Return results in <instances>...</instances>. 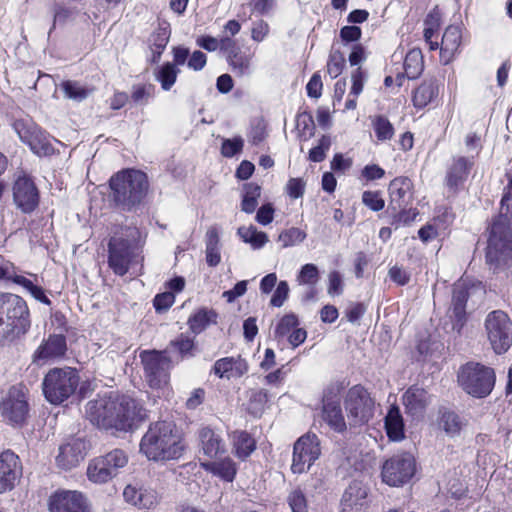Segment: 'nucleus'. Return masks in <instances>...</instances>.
<instances>
[{
    "label": "nucleus",
    "mask_w": 512,
    "mask_h": 512,
    "mask_svg": "<svg viewBox=\"0 0 512 512\" xmlns=\"http://www.w3.org/2000/svg\"><path fill=\"white\" fill-rule=\"evenodd\" d=\"M85 414L100 429L126 432L141 418V407L129 396L110 393L90 400Z\"/></svg>",
    "instance_id": "obj_1"
},
{
    "label": "nucleus",
    "mask_w": 512,
    "mask_h": 512,
    "mask_svg": "<svg viewBox=\"0 0 512 512\" xmlns=\"http://www.w3.org/2000/svg\"><path fill=\"white\" fill-rule=\"evenodd\" d=\"M500 212L489 228L486 260L498 266L512 260V176L501 199Z\"/></svg>",
    "instance_id": "obj_2"
},
{
    "label": "nucleus",
    "mask_w": 512,
    "mask_h": 512,
    "mask_svg": "<svg viewBox=\"0 0 512 512\" xmlns=\"http://www.w3.org/2000/svg\"><path fill=\"white\" fill-rule=\"evenodd\" d=\"M185 450L181 435L169 421L150 424L140 442V452L152 461L179 459Z\"/></svg>",
    "instance_id": "obj_3"
},
{
    "label": "nucleus",
    "mask_w": 512,
    "mask_h": 512,
    "mask_svg": "<svg viewBox=\"0 0 512 512\" xmlns=\"http://www.w3.org/2000/svg\"><path fill=\"white\" fill-rule=\"evenodd\" d=\"M111 198L115 206L123 211H132L147 195V175L136 169H124L114 174L109 181Z\"/></svg>",
    "instance_id": "obj_4"
},
{
    "label": "nucleus",
    "mask_w": 512,
    "mask_h": 512,
    "mask_svg": "<svg viewBox=\"0 0 512 512\" xmlns=\"http://www.w3.org/2000/svg\"><path fill=\"white\" fill-rule=\"evenodd\" d=\"M143 244L142 235L136 226L117 228L108 242V266L118 276H124L136 261Z\"/></svg>",
    "instance_id": "obj_5"
},
{
    "label": "nucleus",
    "mask_w": 512,
    "mask_h": 512,
    "mask_svg": "<svg viewBox=\"0 0 512 512\" xmlns=\"http://www.w3.org/2000/svg\"><path fill=\"white\" fill-rule=\"evenodd\" d=\"M30 326L26 302L18 295L0 292V344L25 335Z\"/></svg>",
    "instance_id": "obj_6"
},
{
    "label": "nucleus",
    "mask_w": 512,
    "mask_h": 512,
    "mask_svg": "<svg viewBox=\"0 0 512 512\" xmlns=\"http://www.w3.org/2000/svg\"><path fill=\"white\" fill-rule=\"evenodd\" d=\"M457 378L462 389L476 398L488 396L496 379L492 368L475 362H468L461 366Z\"/></svg>",
    "instance_id": "obj_7"
},
{
    "label": "nucleus",
    "mask_w": 512,
    "mask_h": 512,
    "mask_svg": "<svg viewBox=\"0 0 512 512\" xmlns=\"http://www.w3.org/2000/svg\"><path fill=\"white\" fill-rule=\"evenodd\" d=\"M79 380L78 372L73 368L51 369L42 383L45 398L52 404H61L75 393Z\"/></svg>",
    "instance_id": "obj_8"
},
{
    "label": "nucleus",
    "mask_w": 512,
    "mask_h": 512,
    "mask_svg": "<svg viewBox=\"0 0 512 512\" xmlns=\"http://www.w3.org/2000/svg\"><path fill=\"white\" fill-rule=\"evenodd\" d=\"M344 405L350 426L367 424L374 415L375 401L362 385H354L347 391Z\"/></svg>",
    "instance_id": "obj_9"
},
{
    "label": "nucleus",
    "mask_w": 512,
    "mask_h": 512,
    "mask_svg": "<svg viewBox=\"0 0 512 512\" xmlns=\"http://www.w3.org/2000/svg\"><path fill=\"white\" fill-rule=\"evenodd\" d=\"M487 339L496 354H503L512 345V320L502 310L487 314L484 322Z\"/></svg>",
    "instance_id": "obj_10"
},
{
    "label": "nucleus",
    "mask_w": 512,
    "mask_h": 512,
    "mask_svg": "<svg viewBox=\"0 0 512 512\" xmlns=\"http://www.w3.org/2000/svg\"><path fill=\"white\" fill-rule=\"evenodd\" d=\"M144 376L153 389L165 387L170 379L171 359L165 351L144 350L140 353Z\"/></svg>",
    "instance_id": "obj_11"
},
{
    "label": "nucleus",
    "mask_w": 512,
    "mask_h": 512,
    "mask_svg": "<svg viewBox=\"0 0 512 512\" xmlns=\"http://www.w3.org/2000/svg\"><path fill=\"white\" fill-rule=\"evenodd\" d=\"M342 391L341 383H332L324 390L322 398V420L337 433H343L347 429L341 408Z\"/></svg>",
    "instance_id": "obj_12"
},
{
    "label": "nucleus",
    "mask_w": 512,
    "mask_h": 512,
    "mask_svg": "<svg viewBox=\"0 0 512 512\" xmlns=\"http://www.w3.org/2000/svg\"><path fill=\"white\" fill-rule=\"evenodd\" d=\"M321 455L320 440L316 434L302 435L293 446L291 471L293 474L307 472Z\"/></svg>",
    "instance_id": "obj_13"
},
{
    "label": "nucleus",
    "mask_w": 512,
    "mask_h": 512,
    "mask_svg": "<svg viewBox=\"0 0 512 512\" xmlns=\"http://www.w3.org/2000/svg\"><path fill=\"white\" fill-rule=\"evenodd\" d=\"M416 469L415 459L408 452L393 455L382 466V480L389 486H401L407 483L414 475Z\"/></svg>",
    "instance_id": "obj_14"
},
{
    "label": "nucleus",
    "mask_w": 512,
    "mask_h": 512,
    "mask_svg": "<svg viewBox=\"0 0 512 512\" xmlns=\"http://www.w3.org/2000/svg\"><path fill=\"white\" fill-rule=\"evenodd\" d=\"M28 412L29 405L23 387H10L0 403V413L4 421L13 426H21L26 421Z\"/></svg>",
    "instance_id": "obj_15"
},
{
    "label": "nucleus",
    "mask_w": 512,
    "mask_h": 512,
    "mask_svg": "<svg viewBox=\"0 0 512 512\" xmlns=\"http://www.w3.org/2000/svg\"><path fill=\"white\" fill-rule=\"evenodd\" d=\"M13 129L34 154L48 156L54 152L48 136L33 121L29 119L15 120Z\"/></svg>",
    "instance_id": "obj_16"
},
{
    "label": "nucleus",
    "mask_w": 512,
    "mask_h": 512,
    "mask_svg": "<svg viewBox=\"0 0 512 512\" xmlns=\"http://www.w3.org/2000/svg\"><path fill=\"white\" fill-rule=\"evenodd\" d=\"M13 202L25 214L32 213L39 205L40 194L34 180L25 173L16 176L12 186Z\"/></svg>",
    "instance_id": "obj_17"
},
{
    "label": "nucleus",
    "mask_w": 512,
    "mask_h": 512,
    "mask_svg": "<svg viewBox=\"0 0 512 512\" xmlns=\"http://www.w3.org/2000/svg\"><path fill=\"white\" fill-rule=\"evenodd\" d=\"M469 299V289L464 283L453 285L451 303L447 316L451 321V330L455 336H460L467 322L466 305Z\"/></svg>",
    "instance_id": "obj_18"
},
{
    "label": "nucleus",
    "mask_w": 512,
    "mask_h": 512,
    "mask_svg": "<svg viewBox=\"0 0 512 512\" xmlns=\"http://www.w3.org/2000/svg\"><path fill=\"white\" fill-rule=\"evenodd\" d=\"M50 512H89L85 497L78 491L61 490L49 498Z\"/></svg>",
    "instance_id": "obj_19"
},
{
    "label": "nucleus",
    "mask_w": 512,
    "mask_h": 512,
    "mask_svg": "<svg viewBox=\"0 0 512 512\" xmlns=\"http://www.w3.org/2000/svg\"><path fill=\"white\" fill-rule=\"evenodd\" d=\"M87 444L82 438H70L59 447L56 456L57 466L63 470H71L77 467L85 458Z\"/></svg>",
    "instance_id": "obj_20"
},
{
    "label": "nucleus",
    "mask_w": 512,
    "mask_h": 512,
    "mask_svg": "<svg viewBox=\"0 0 512 512\" xmlns=\"http://www.w3.org/2000/svg\"><path fill=\"white\" fill-rule=\"evenodd\" d=\"M474 166L473 157L456 156L447 167L445 184L450 191L456 193L467 181Z\"/></svg>",
    "instance_id": "obj_21"
},
{
    "label": "nucleus",
    "mask_w": 512,
    "mask_h": 512,
    "mask_svg": "<svg viewBox=\"0 0 512 512\" xmlns=\"http://www.w3.org/2000/svg\"><path fill=\"white\" fill-rule=\"evenodd\" d=\"M67 351L66 337L62 334H51L42 341L33 354V362L44 364L48 361L61 359Z\"/></svg>",
    "instance_id": "obj_22"
},
{
    "label": "nucleus",
    "mask_w": 512,
    "mask_h": 512,
    "mask_svg": "<svg viewBox=\"0 0 512 512\" xmlns=\"http://www.w3.org/2000/svg\"><path fill=\"white\" fill-rule=\"evenodd\" d=\"M412 181L408 177L394 178L388 187V211H397L406 208L412 201Z\"/></svg>",
    "instance_id": "obj_23"
},
{
    "label": "nucleus",
    "mask_w": 512,
    "mask_h": 512,
    "mask_svg": "<svg viewBox=\"0 0 512 512\" xmlns=\"http://www.w3.org/2000/svg\"><path fill=\"white\" fill-rule=\"evenodd\" d=\"M201 450L209 458H217L227 452V445L222 432L209 426L198 431Z\"/></svg>",
    "instance_id": "obj_24"
},
{
    "label": "nucleus",
    "mask_w": 512,
    "mask_h": 512,
    "mask_svg": "<svg viewBox=\"0 0 512 512\" xmlns=\"http://www.w3.org/2000/svg\"><path fill=\"white\" fill-rule=\"evenodd\" d=\"M21 474L18 456L10 450L0 454V493L11 490Z\"/></svg>",
    "instance_id": "obj_25"
},
{
    "label": "nucleus",
    "mask_w": 512,
    "mask_h": 512,
    "mask_svg": "<svg viewBox=\"0 0 512 512\" xmlns=\"http://www.w3.org/2000/svg\"><path fill=\"white\" fill-rule=\"evenodd\" d=\"M367 488L360 481H352L341 498V512H363L366 508Z\"/></svg>",
    "instance_id": "obj_26"
},
{
    "label": "nucleus",
    "mask_w": 512,
    "mask_h": 512,
    "mask_svg": "<svg viewBox=\"0 0 512 512\" xmlns=\"http://www.w3.org/2000/svg\"><path fill=\"white\" fill-rule=\"evenodd\" d=\"M461 29L459 26L450 25L445 29L440 47V61L447 65L454 58L461 44Z\"/></svg>",
    "instance_id": "obj_27"
},
{
    "label": "nucleus",
    "mask_w": 512,
    "mask_h": 512,
    "mask_svg": "<svg viewBox=\"0 0 512 512\" xmlns=\"http://www.w3.org/2000/svg\"><path fill=\"white\" fill-rule=\"evenodd\" d=\"M430 401L428 392L418 386H411L403 395V403L412 415L424 411Z\"/></svg>",
    "instance_id": "obj_28"
},
{
    "label": "nucleus",
    "mask_w": 512,
    "mask_h": 512,
    "mask_svg": "<svg viewBox=\"0 0 512 512\" xmlns=\"http://www.w3.org/2000/svg\"><path fill=\"white\" fill-rule=\"evenodd\" d=\"M235 455L245 460L256 449L254 438L246 431L235 430L229 434Z\"/></svg>",
    "instance_id": "obj_29"
},
{
    "label": "nucleus",
    "mask_w": 512,
    "mask_h": 512,
    "mask_svg": "<svg viewBox=\"0 0 512 512\" xmlns=\"http://www.w3.org/2000/svg\"><path fill=\"white\" fill-rule=\"evenodd\" d=\"M246 410L254 417H260L268 407L271 395L263 388H252L247 392Z\"/></svg>",
    "instance_id": "obj_30"
},
{
    "label": "nucleus",
    "mask_w": 512,
    "mask_h": 512,
    "mask_svg": "<svg viewBox=\"0 0 512 512\" xmlns=\"http://www.w3.org/2000/svg\"><path fill=\"white\" fill-rule=\"evenodd\" d=\"M385 430L392 441H401L405 437L404 422L397 406H391L385 416Z\"/></svg>",
    "instance_id": "obj_31"
},
{
    "label": "nucleus",
    "mask_w": 512,
    "mask_h": 512,
    "mask_svg": "<svg viewBox=\"0 0 512 512\" xmlns=\"http://www.w3.org/2000/svg\"><path fill=\"white\" fill-rule=\"evenodd\" d=\"M439 86L435 79H425L414 91L413 104L417 108H423L438 96Z\"/></svg>",
    "instance_id": "obj_32"
},
{
    "label": "nucleus",
    "mask_w": 512,
    "mask_h": 512,
    "mask_svg": "<svg viewBox=\"0 0 512 512\" xmlns=\"http://www.w3.org/2000/svg\"><path fill=\"white\" fill-rule=\"evenodd\" d=\"M206 262L210 267H215L221 262L219 230L211 226L205 236Z\"/></svg>",
    "instance_id": "obj_33"
},
{
    "label": "nucleus",
    "mask_w": 512,
    "mask_h": 512,
    "mask_svg": "<svg viewBox=\"0 0 512 512\" xmlns=\"http://www.w3.org/2000/svg\"><path fill=\"white\" fill-rule=\"evenodd\" d=\"M202 466L206 471L211 472L227 482H232L237 473L235 462L228 457L220 461L202 463Z\"/></svg>",
    "instance_id": "obj_34"
},
{
    "label": "nucleus",
    "mask_w": 512,
    "mask_h": 512,
    "mask_svg": "<svg viewBox=\"0 0 512 512\" xmlns=\"http://www.w3.org/2000/svg\"><path fill=\"white\" fill-rule=\"evenodd\" d=\"M424 69L423 55L420 49H411L404 60V72L408 79L418 78Z\"/></svg>",
    "instance_id": "obj_35"
},
{
    "label": "nucleus",
    "mask_w": 512,
    "mask_h": 512,
    "mask_svg": "<svg viewBox=\"0 0 512 512\" xmlns=\"http://www.w3.org/2000/svg\"><path fill=\"white\" fill-rule=\"evenodd\" d=\"M216 317L217 314L213 310L200 309L189 317V328L194 334H199L211 323H216Z\"/></svg>",
    "instance_id": "obj_36"
},
{
    "label": "nucleus",
    "mask_w": 512,
    "mask_h": 512,
    "mask_svg": "<svg viewBox=\"0 0 512 512\" xmlns=\"http://www.w3.org/2000/svg\"><path fill=\"white\" fill-rule=\"evenodd\" d=\"M87 476L94 483H105L115 477L101 457L89 463Z\"/></svg>",
    "instance_id": "obj_37"
},
{
    "label": "nucleus",
    "mask_w": 512,
    "mask_h": 512,
    "mask_svg": "<svg viewBox=\"0 0 512 512\" xmlns=\"http://www.w3.org/2000/svg\"><path fill=\"white\" fill-rule=\"evenodd\" d=\"M237 234L243 242L250 244L253 249H260L268 242L267 234L258 231L253 225L239 227Z\"/></svg>",
    "instance_id": "obj_38"
},
{
    "label": "nucleus",
    "mask_w": 512,
    "mask_h": 512,
    "mask_svg": "<svg viewBox=\"0 0 512 512\" xmlns=\"http://www.w3.org/2000/svg\"><path fill=\"white\" fill-rule=\"evenodd\" d=\"M123 496L127 502L144 509H149L155 503L154 495L144 494L130 485L124 489Z\"/></svg>",
    "instance_id": "obj_39"
},
{
    "label": "nucleus",
    "mask_w": 512,
    "mask_h": 512,
    "mask_svg": "<svg viewBox=\"0 0 512 512\" xmlns=\"http://www.w3.org/2000/svg\"><path fill=\"white\" fill-rule=\"evenodd\" d=\"M179 72L180 70L175 64L167 62L158 69L155 73V78L160 82L163 90L169 91L175 84Z\"/></svg>",
    "instance_id": "obj_40"
},
{
    "label": "nucleus",
    "mask_w": 512,
    "mask_h": 512,
    "mask_svg": "<svg viewBox=\"0 0 512 512\" xmlns=\"http://www.w3.org/2000/svg\"><path fill=\"white\" fill-rule=\"evenodd\" d=\"M299 325V320L297 315L294 313H289L284 315L276 324L274 329V337L278 341H281L285 337H287L295 328Z\"/></svg>",
    "instance_id": "obj_41"
},
{
    "label": "nucleus",
    "mask_w": 512,
    "mask_h": 512,
    "mask_svg": "<svg viewBox=\"0 0 512 512\" xmlns=\"http://www.w3.org/2000/svg\"><path fill=\"white\" fill-rule=\"evenodd\" d=\"M372 127L378 141L385 142L391 140L394 136V127L385 116H375L372 119Z\"/></svg>",
    "instance_id": "obj_42"
},
{
    "label": "nucleus",
    "mask_w": 512,
    "mask_h": 512,
    "mask_svg": "<svg viewBox=\"0 0 512 512\" xmlns=\"http://www.w3.org/2000/svg\"><path fill=\"white\" fill-rule=\"evenodd\" d=\"M439 425L447 435L454 437L459 434L463 422L455 412L446 411L442 414Z\"/></svg>",
    "instance_id": "obj_43"
},
{
    "label": "nucleus",
    "mask_w": 512,
    "mask_h": 512,
    "mask_svg": "<svg viewBox=\"0 0 512 512\" xmlns=\"http://www.w3.org/2000/svg\"><path fill=\"white\" fill-rule=\"evenodd\" d=\"M101 458L107 464L114 476L118 474L119 469L125 467L128 463V456L121 449H114L104 456H101Z\"/></svg>",
    "instance_id": "obj_44"
},
{
    "label": "nucleus",
    "mask_w": 512,
    "mask_h": 512,
    "mask_svg": "<svg viewBox=\"0 0 512 512\" xmlns=\"http://www.w3.org/2000/svg\"><path fill=\"white\" fill-rule=\"evenodd\" d=\"M228 63L237 75L243 76L250 73L251 57L239 50L227 57Z\"/></svg>",
    "instance_id": "obj_45"
},
{
    "label": "nucleus",
    "mask_w": 512,
    "mask_h": 512,
    "mask_svg": "<svg viewBox=\"0 0 512 512\" xmlns=\"http://www.w3.org/2000/svg\"><path fill=\"white\" fill-rule=\"evenodd\" d=\"M170 346L173 347L179 353L182 359L194 356V338L186 334H180L176 339L170 342Z\"/></svg>",
    "instance_id": "obj_46"
},
{
    "label": "nucleus",
    "mask_w": 512,
    "mask_h": 512,
    "mask_svg": "<svg viewBox=\"0 0 512 512\" xmlns=\"http://www.w3.org/2000/svg\"><path fill=\"white\" fill-rule=\"evenodd\" d=\"M61 86L65 97L75 101H82L89 95V90L77 81L67 80Z\"/></svg>",
    "instance_id": "obj_47"
},
{
    "label": "nucleus",
    "mask_w": 512,
    "mask_h": 512,
    "mask_svg": "<svg viewBox=\"0 0 512 512\" xmlns=\"http://www.w3.org/2000/svg\"><path fill=\"white\" fill-rule=\"evenodd\" d=\"M306 236V233L301 229L292 227L281 232L278 236V241L283 248H287L302 243Z\"/></svg>",
    "instance_id": "obj_48"
},
{
    "label": "nucleus",
    "mask_w": 512,
    "mask_h": 512,
    "mask_svg": "<svg viewBox=\"0 0 512 512\" xmlns=\"http://www.w3.org/2000/svg\"><path fill=\"white\" fill-rule=\"evenodd\" d=\"M392 215L390 224L398 229L401 226L410 225L417 216V211L414 209L402 208L397 211H389Z\"/></svg>",
    "instance_id": "obj_49"
},
{
    "label": "nucleus",
    "mask_w": 512,
    "mask_h": 512,
    "mask_svg": "<svg viewBox=\"0 0 512 512\" xmlns=\"http://www.w3.org/2000/svg\"><path fill=\"white\" fill-rule=\"evenodd\" d=\"M346 64L345 57L340 51H333L327 62V73L332 79L337 78L343 71Z\"/></svg>",
    "instance_id": "obj_50"
},
{
    "label": "nucleus",
    "mask_w": 512,
    "mask_h": 512,
    "mask_svg": "<svg viewBox=\"0 0 512 512\" xmlns=\"http://www.w3.org/2000/svg\"><path fill=\"white\" fill-rule=\"evenodd\" d=\"M319 279V270L315 264L308 263L302 266L297 276V281L301 285H315Z\"/></svg>",
    "instance_id": "obj_51"
},
{
    "label": "nucleus",
    "mask_w": 512,
    "mask_h": 512,
    "mask_svg": "<svg viewBox=\"0 0 512 512\" xmlns=\"http://www.w3.org/2000/svg\"><path fill=\"white\" fill-rule=\"evenodd\" d=\"M287 503L292 512H308L306 497L300 489H294L288 494Z\"/></svg>",
    "instance_id": "obj_52"
},
{
    "label": "nucleus",
    "mask_w": 512,
    "mask_h": 512,
    "mask_svg": "<svg viewBox=\"0 0 512 512\" xmlns=\"http://www.w3.org/2000/svg\"><path fill=\"white\" fill-rule=\"evenodd\" d=\"M362 202L375 212L382 210L385 206V201L380 191H364L362 194Z\"/></svg>",
    "instance_id": "obj_53"
},
{
    "label": "nucleus",
    "mask_w": 512,
    "mask_h": 512,
    "mask_svg": "<svg viewBox=\"0 0 512 512\" xmlns=\"http://www.w3.org/2000/svg\"><path fill=\"white\" fill-rule=\"evenodd\" d=\"M297 129L301 136L311 137L314 134V120L308 113H301L296 119Z\"/></svg>",
    "instance_id": "obj_54"
},
{
    "label": "nucleus",
    "mask_w": 512,
    "mask_h": 512,
    "mask_svg": "<svg viewBox=\"0 0 512 512\" xmlns=\"http://www.w3.org/2000/svg\"><path fill=\"white\" fill-rule=\"evenodd\" d=\"M331 146V140L329 136L323 135L319 140V144L313 147L309 152V159L313 162H321L325 159L326 151Z\"/></svg>",
    "instance_id": "obj_55"
},
{
    "label": "nucleus",
    "mask_w": 512,
    "mask_h": 512,
    "mask_svg": "<svg viewBox=\"0 0 512 512\" xmlns=\"http://www.w3.org/2000/svg\"><path fill=\"white\" fill-rule=\"evenodd\" d=\"M244 141L241 137H235L233 139H225L222 143L221 153L225 157H233L242 151Z\"/></svg>",
    "instance_id": "obj_56"
},
{
    "label": "nucleus",
    "mask_w": 512,
    "mask_h": 512,
    "mask_svg": "<svg viewBox=\"0 0 512 512\" xmlns=\"http://www.w3.org/2000/svg\"><path fill=\"white\" fill-rule=\"evenodd\" d=\"M152 90V85H135L132 89L131 98L135 104L145 105L152 95Z\"/></svg>",
    "instance_id": "obj_57"
},
{
    "label": "nucleus",
    "mask_w": 512,
    "mask_h": 512,
    "mask_svg": "<svg viewBox=\"0 0 512 512\" xmlns=\"http://www.w3.org/2000/svg\"><path fill=\"white\" fill-rule=\"evenodd\" d=\"M233 357H224L218 359L213 365V372L219 378H230L232 373Z\"/></svg>",
    "instance_id": "obj_58"
},
{
    "label": "nucleus",
    "mask_w": 512,
    "mask_h": 512,
    "mask_svg": "<svg viewBox=\"0 0 512 512\" xmlns=\"http://www.w3.org/2000/svg\"><path fill=\"white\" fill-rule=\"evenodd\" d=\"M175 301V295L171 291L157 294L154 298L153 305L157 312L166 311Z\"/></svg>",
    "instance_id": "obj_59"
},
{
    "label": "nucleus",
    "mask_w": 512,
    "mask_h": 512,
    "mask_svg": "<svg viewBox=\"0 0 512 512\" xmlns=\"http://www.w3.org/2000/svg\"><path fill=\"white\" fill-rule=\"evenodd\" d=\"M289 295V286L286 281H280L274 291L270 304L274 307L283 306Z\"/></svg>",
    "instance_id": "obj_60"
},
{
    "label": "nucleus",
    "mask_w": 512,
    "mask_h": 512,
    "mask_svg": "<svg viewBox=\"0 0 512 512\" xmlns=\"http://www.w3.org/2000/svg\"><path fill=\"white\" fill-rule=\"evenodd\" d=\"M267 136L266 124L263 120H257L249 133V139L253 145H259Z\"/></svg>",
    "instance_id": "obj_61"
},
{
    "label": "nucleus",
    "mask_w": 512,
    "mask_h": 512,
    "mask_svg": "<svg viewBox=\"0 0 512 512\" xmlns=\"http://www.w3.org/2000/svg\"><path fill=\"white\" fill-rule=\"evenodd\" d=\"M170 31L167 28H159L150 38L151 47L164 50L168 44Z\"/></svg>",
    "instance_id": "obj_62"
},
{
    "label": "nucleus",
    "mask_w": 512,
    "mask_h": 512,
    "mask_svg": "<svg viewBox=\"0 0 512 512\" xmlns=\"http://www.w3.org/2000/svg\"><path fill=\"white\" fill-rule=\"evenodd\" d=\"M352 87L349 95H353L354 97H358L360 93L363 91L365 73L361 68H357L353 71L351 75Z\"/></svg>",
    "instance_id": "obj_63"
},
{
    "label": "nucleus",
    "mask_w": 512,
    "mask_h": 512,
    "mask_svg": "<svg viewBox=\"0 0 512 512\" xmlns=\"http://www.w3.org/2000/svg\"><path fill=\"white\" fill-rule=\"evenodd\" d=\"M328 294L331 296L340 295L343 292V280L338 271H332L329 274Z\"/></svg>",
    "instance_id": "obj_64"
}]
</instances>
